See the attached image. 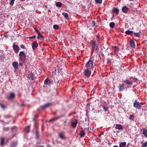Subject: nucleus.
I'll return each instance as SVG.
<instances>
[{
  "label": "nucleus",
  "mask_w": 147,
  "mask_h": 147,
  "mask_svg": "<svg viewBox=\"0 0 147 147\" xmlns=\"http://www.w3.org/2000/svg\"><path fill=\"white\" fill-rule=\"evenodd\" d=\"M78 124V121L77 120H75L72 123L71 126L74 128H75Z\"/></svg>",
  "instance_id": "nucleus-15"
},
{
  "label": "nucleus",
  "mask_w": 147,
  "mask_h": 147,
  "mask_svg": "<svg viewBox=\"0 0 147 147\" xmlns=\"http://www.w3.org/2000/svg\"><path fill=\"white\" fill-rule=\"evenodd\" d=\"M141 131H142L143 134L145 137H147V129L144 128L141 129Z\"/></svg>",
  "instance_id": "nucleus-9"
},
{
  "label": "nucleus",
  "mask_w": 147,
  "mask_h": 147,
  "mask_svg": "<svg viewBox=\"0 0 147 147\" xmlns=\"http://www.w3.org/2000/svg\"><path fill=\"white\" fill-rule=\"evenodd\" d=\"M55 4L56 6L58 7H61L62 6V4L61 3L59 2H57Z\"/></svg>",
  "instance_id": "nucleus-26"
},
{
  "label": "nucleus",
  "mask_w": 147,
  "mask_h": 147,
  "mask_svg": "<svg viewBox=\"0 0 147 147\" xmlns=\"http://www.w3.org/2000/svg\"><path fill=\"white\" fill-rule=\"evenodd\" d=\"M130 46L133 48L135 47V45L134 42L132 40H131L130 41Z\"/></svg>",
  "instance_id": "nucleus-19"
},
{
  "label": "nucleus",
  "mask_w": 147,
  "mask_h": 147,
  "mask_svg": "<svg viewBox=\"0 0 147 147\" xmlns=\"http://www.w3.org/2000/svg\"><path fill=\"white\" fill-rule=\"evenodd\" d=\"M115 54V53L114 54H113V53H111V55H114V54Z\"/></svg>",
  "instance_id": "nucleus-51"
},
{
  "label": "nucleus",
  "mask_w": 147,
  "mask_h": 147,
  "mask_svg": "<svg viewBox=\"0 0 147 147\" xmlns=\"http://www.w3.org/2000/svg\"><path fill=\"white\" fill-rule=\"evenodd\" d=\"M129 0L130 1H134V0Z\"/></svg>",
  "instance_id": "nucleus-52"
},
{
  "label": "nucleus",
  "mask_w": 147,
  "mask_h": 147,
  "mask_svg": "<svg viewBox=\"0 0 147 147\" xmlns=\"http://www.w3.org/2000/svg\"><path fill=\"white\" fill-rule=\"evenodd\" d=\"M53 73H54V72L53 71V72L52 74H53Z\"/></svg>",
  "instance_id": "nucleus-53"
},
{
  "label": "nucleus",
  "mask_w": 147,
  "mask_h": 147,
  "mask_svg": "<svg viewBox=\"0 0 147 147\" xmlns=\"http://www.w3.org/2000/svg\"><path fill=\"white\" fill-rule=\"evenodd\" d=\"M125 33L127 34L130 35L133 33V31L131 30H127L126 31Z\"/></svg>",
  "instance_id": "nucleus-29"
},
{
  "label": "nucleus",
  "mask_w": 147,
  "mask_h": 147,
  "mask_svg": "<svg viewBox=\"0 0 147 147\" xmlns=\"http://www.w3.org/2000/svg\"><path fill=\"white\" fill-rule=\"evenodd\" d=\"M113 48L114 49V52L115 53L116 52V51H118V48L117 47H116V46L114 47H113Z\"/></svg>",
  "instance_id": "nucleus-37"
},
{
  "label": "nucleus",
  "mask_w": 147,
  "mask_h": 147,
  "mask_svg": "<svg viewBox=\"0 0 147 147\" xmlns=\"http://www.w3.org/2000/svg\"><path fill=\"white\" fill-rule=\"evenodd\" d=\"M85 67L86 69H91L93 67V61L91 59H90L86 64Z\"/></svg>",
  "instance_id": "nucleus-2"
},
{
  "label": "nucleus",
  "mask_w": 147,
  "mask_h": 147,
  "mask_svg": "<svg viewBox=\"0 0 147 147\" xmlns=\"http://www.w3.org/2000/svg\"><path fill=\"white\" fill-rule=\"evenodd\" d=\"M113 147H119L117 146H113Z\"/></svg>",
  "instance_id": "nucleus-50"
},
{
  "label": "nucleus",
  "mask_w": 147,
  "mask_h": 147,
  "mask_svg": "<svg viewBox=\"0 0 147 147\" xmlns=\"http://www.w3.org/2000/svg\"><path fill=\"white\" fill-rule=\"evenodd\" d=\"M51 105V103H48L42 106L41 108L42 109H45L49 107Z\"/></svg>",
  "instance_id": "nucleus-17"
},
{
  "label": "nucleus",
  "mask_w": 147,
  "mask_h": 147,
  "mask_svg": "<svg viewBox=\"0 0 147 147\" xmlns=\"http://www.w3.org/2000/svg\"><path fill=\"white\" fill-rule=\"evenodd\" d=\"M134 79L135 80V81H137L138 80V79L136 78H134Z\"/></svg>",
  "instance_id": "nucleus-49"
},
{
  "label": "nucleus",
  "mask_w": 147,
  "mask_h": 147,
  "mask_svg": "<svg viewBox=\"0 0 147 147\" xmlns=\"http://www.w3.org/2000/svg\"><path fill=\"white\" fill-rule=\"evenodd\" d=\"M20 47L22 49H24L25 48V47L24 45H21Z\"/></svg>",
  "instance_id": "nucleus-44"
},
{
  "label": "nucleus",
  "mask_w": 147,
  "mask_h": 147,
  "mask_svg": "<svg viewBox=\"0 0 147 147\" xmlns=\"http://www.w3.org/2000/svg\"><path fill=\"white\" fill-rule=\"evenodd\" d=\"M124 83H125L126 84L129 85H132L133 84V82L132 81H130L128 79H126L123 80Z\"/></svg>",
  "instance_id": "nucleus-8"
},
{
  "label": "nucleus",
  "mask_w": 147,
  "mask_h": 147,
  "mask_svg": "<svg viewBox=\"0 0 147 147\" xmlns=\"http://www.w3.org/2000/svg\"><path fill=\"white\" fill-rule=\"evenodd\" d=\"M96 23L95 21H93L92 24V26H96Z\"/></svg>",
  "instance_id": "nucleus-41"
},
{
  "label": "nucleus",
  "mask_w": 147,
  "mask_h": 147,
  "mask_svg": "<svg viewBox=\"0 0 147 147\" xmlns=\"http://www.w3.org/2000/svg\"><path fill=\"white\" fill-rule=\"evenodd\" d=\"M113 11L114 12L117 14L119 13V10L117 8H114L113 9Z\"/></svg>",
  "instance_id": "nucleus-28"
},
{
  "label": "nucleus",
  "mask_w": 147,
  "mask_h": 147,
  "mask_svg": "<svg viewBox=\"0 0 147 147\" xmlns=\"http://www.w3.org/2000/svg\"><path fill=\"white\" fill-rule=\"evenodd\" d=\"M28 77L29 78H30L32 80L34 79V74L32 73H30L28 75Z\"/></svg>",
  "instance_id": "nucleus-20"
},
{
  "label": "nucleus",
  "mask_w": 147,
  "mask_h": 147,
  "mask_svg": "<svg viewBox=\"0 0 147 147\" xmlns=\"http://www.w3.org/2000/svg\"><path fill=\"white\" fill-rule=\"evenodd\" d=\"M134 34L135 36L138 37H139L140 36V35L138 33L135 32Z\"/></svg>",
  "instance_id": "nucleus-38"
},
{
  "label": "nucleus",
  "mask_w": 147,
  "mask_h": 147,
  "mask_svg": "<svg viewBox=\"0 0 147 147\" xmlns=\"http://www.w3.org/2000/svg\"><path fill=\"white\" fill-rule=\"evenodd\" d=\"M126 142H121L119 144V147H125L126 146Z\"/></svg>",
  "instance_id": "nucleus-23"
},
{
  "label": "nucleus",
  "mask_w": 147,
  "mask_h": 147,
  "mask_svg": "<svg viewBox=\"0 0 147 147\" xmlns=\"http://www.w3.org/2000/svg\"><path fill=\"white\" fill-rule=\"evenodd\" d=\"M59 137L61 139L64 140L65 139V136L64 133L62 132L59 134Z\"/></svg>",
  "instance_id": "nucleus-12"
},
{
  "label": "nucleus",
  "mask_w": 147,
  "mask_h": 147,
  "mask_svg": "<svg viewBox=\"0 0 147 147\" xmlns=\"http://www.w3.org/2000/svg\"><path fill=\"white\" fill-rule=\"evenodd\" d=\"M115 23L114 22H111L109 24V26L111 28H113L114 27L115 25Z\"/></svg>",
  "instance_id": "nucleus-31"
},
{
  "label": "nucleus",
  "mask_w": 147,
  "mask_h": 147,
  "mask_svg": "<svg viewBox=\"0 0 147 147\" xmlns=\"http://www.w3.org/2000/svg\"><path fill=\"white\" fill-rule=\"evenodd\" d=\"M38 44L35 41L33 42L32 44V47L33 50H35L38 47Z\"/></svg>",
  "instance_id": "nucleus-10"
},
{
  "label": "nucleus",
  "mask_w": 147,
  "mask_h": 147,
  "mask_svg": "<svg viewBox=\"0 0 147 147\" xmlns=\"http://www.w3.org/2000/svg\"><path fill=\"white\" fill-rule=\"evenodd\" d=\"M103 109L105 111H106L108 110L109 108L107 107H105V106H103Z\"/></svg>",
  "instance_id": "nucleus-40"
},
{
  "label": "nucleus",
  "mask_w": 147,
  "mask_h": 147,
  "mask_svg": "<svg viewBox=\"0 0 147 147\" xmlns=\"http://www.w3.org/2000/svg\"><path fill=\"white\" fill-rule=\"evenodd\" d=\"M22 65H23V64H22V63H19V65H20V66H22Z\"/></svg>",
  "instance_id": "nucleus-46"
},
{
  "label": "nucleus",
  "mask_w": 147,
  "mask_h": 147,
  "mask_svg": "<svg viewBox=\"0 0 147 147\" xmlns=\"http://www.w3.org/2000/svg\"><path fill=\"white\" fill-rule=\"evenodd\" d=\"M30 129V127L29 126H28L25 127L24 129V130L26 132L28 133Z\"/></svg>",
  "instance_id": "nucleus-27"
},
{
  "label": "nucleus",
  "mask_w": 147,
  "mask_h": 147,
  "mask_svg": "<svg viewBox=\"0 0 147 147\" xmlns=\"http://www.w3.org/2000/svg\"><path fill=\"white\" fill-rule=\"evenodd\" d=\"M15 95L12 93H10L9 95L8 96V99H12L14 98Z\"/></svg>",
  "instance_id": "nucleus-14"
},
{
  "label": "nucleus",
  "mask_w": 147,
  "mask_h": 147,
  "mask_svg": "<svg viewBox=\"0 0 147 147\" xmlns=\"http://www.w3.org/2000/svg\"><path fill=\"white\" fill-rule=\"evenodd\" d=\"M19 60L22 63H24L26 61V55L23 51H20L19 54Z\"/></svg>",
  "instance_id": "nucleus-1"
},
{
  "label": "nucleus",
  "mask_w": 147,
  "mask_h": 147,
  "mask_svg": "<svg viewBox=\"0 0 147 147\" xmlns=\"http://www.w3.org/2000/svg\"><path fill=\"white\" fill-rule=\"evenodd\" d=\"M36 36L35 35H34L33 36L29 37V38L31 39L35 38H36Z\"/></svg>",
  "instance_id": "nucleus-43"
},
{
  "label": "nucleus",
  "mask_w": 147,
  "mask_h": 147,
  "mask_svg": "<svg viewBox=\"0 0 147 147\" xmlns=\"http://www.w3.org/2000/svg\"><path fill=\"white\" fill-rule=\"evenodd\" d=\"M0 105L1 108L3 109H5V105L2 104H1Z\"/></svg>",
  "instance_id": "nucleus-42"
},
{
  "label": "nucleus",
  "mask_w": 147,
  "mask_h": 147,
  "mask_svg": "<svg viewBox=\"0 0 147 147\" xmlns=\"http://www.w3.org/2000/svg\"><path fill=\"white\" fill-rule=\"evenodd\" d=\"M95 2L96 3L101 4L102 3V0H95Z\"/></svg>",
  "instance_id": "nucleus-34"
},
{
  "label": "nucleus",
  "mask_w": 147,
  "mask_h": 147,
  "mask_svg": "<svg viewBox=\"0 0 147 147\" xmlns=\"http://www.w3.org/2000/svg\"><path fill=\"white\" fill-rule=\"evenodd\" d=\"M13 47L14 52L16 53H18L20 49L19 47L17 45H13Z\"/></svg>",
  "instance_id": "nucleus-7"
},
{
  "label": "nucleus",
  "mask_w": 147,
  "mask_h": 147,
  "mask_svg": "<svg viewBox=\"0 0 147 147\" xmlns=\"http://www.w3.org/2000/svg\"><path fill=\"white\" fill-rule=\"evenodd\" d=\"M125 85L122 84H120L119 86V91L120 92L123 91L124 89Z\"/></svg>",
  "instance_id": "nucleus-13"
},
{
  "label": "nucleus",
  "mask_w": 147,
  "mask_h": 147,
  "mask_svg": "<svg viewBox=\"0 0 147 147\" xmlns=\"http://www.w3.org/2000/svg\"><path fill=\"white\" fill-rule=\"evenodd\" d=\"M53 28L55 29H58L59 28V26L57 25H54L53 26Z\"/></svg>",
  "instance_id": "nucleus-35"
},
{
  "label": "nucleus",
  "mask_w": 147,
  "mask_h": 147,
  "mask_svg": "<svg viewBox=\"0 0 147 147\" xmlns=\"http://www.w3.org/2000/svg\"><path fill=\"white\" fill-rule=\"evenodd\" d=\"M17 142H15L12 143L10 147H16L17 145Z\"/></svg>",
  "instance_id": "nucleus-30"
},
{
  "label": "nucleus",
  "mask_w": 147,
  "mask_h": 147,
  "mask_svg": "<svg viewBox=\"0 0 147 147\" xmlns=\"http://www.w3.org/2000/svg\"><path fill=\"white\" fill-rule=\"evenodd\" d=\"M141 103L136 101L134 103V106L137 109H140L141 107Z\"/></svg>",
  "instance_id": "nucleus-4"
},
{
  "label": "nucleus",
  "mask_w": 147,
  "mask_h": 147,
  "mask_svg": "<svg viewBox=\"0 0 147 147\" xmlns=\"http://www.w3.org/2000/svg\"><path fill=\"white\" fill-rule=\"evenodd\" d=\"M4 140L3 138H1L0 143L1 144L2 146L4 143Z\"/></svg>",
  "instance_id": "nucleus-33"
},
{
  "label": "nucleus",
  "mask_w": 147,
  "mask_h": 147,
  "mask_svg": "<svg viewBox=\"0 0 147 147\" xmlns=\"http://www.w3.org/2000/svg\"><path fill=\"white\" fill-rule=\"evenodd\" d=\"M62 117V116H58L56 117H55V118H54L53 119H50V120H49V121L50 122H51V121H55V120H56L58 119H59L60 118H61V117Z\"/></svg>",
  "instance_id": "nucleus-21"
},
{
  "label": "nucleus",
  "mask_w": 147,
  "mask_h": 147,
  "mask_svg": "<svg viewBox=\"0 0 147 147\" xmlns=\"http://www.w3.org/2000/svg\"><path fill=\"white\" fill-rule=\"evenodd\" d=\"M115 128L119 130H122L123 129V127L121 124H117L116 125Z\"/></svg>",
  "instance_id": "nucleus-16"
},
{
  "label": "nucleus",
  "mask_w": 147,
  "mask_h": 147,
  "mask_svg": "<svg viewBox=\"0 0 147 147\" xmlns=\"http://www.w3.org/2000/svg\"><path fill=\"white\" fill-rule=\"evenodd\" d=\"M129 9V8L126 7V6H123L122 8V10L123 12L125 13L127 12Z\"/></svg>",
  "instance_id": "nucleus-18"
},
{
  "label": "nucleus",
  "mask_w": 147,
  "mask_h": 147,
  "mask_svg": "<svg viewBox=\"0 0 147 147\" xmlns=\"http://www.w3.org/2000/svg\"><path fill=\"white\" fill-rule=\"evenodd\" d=\"M38 34V38H41V39H43L44 38L43 36L40 34L39 32H37Z\"/></svg>",
  "instance_id": "nucleus-24"
},
{
  "label": "nucleus",
  "mask_w": 147,
  "mask_h": 147,
  "mask_svg": "<svg viewBox=\"0 0 147 147\" xmlns=\"http://www.w3.org/2000/svg\"><path fill=\"white\" fill-rule=\"evenodd\" d=\"M62 15L64 16V18L66 19V20H69V18L68 15L67 13H63Z\"/></svg>",
  "instance_id": "nucleus-22"
},
{
  "label": "nucleus",
  "mask_w": 147,
  "mask_h": 147,
  "mask_svg": "<svg viewBox=\"0 0 147 147\" xmlns=\"http://www.w3.org/2000/svg\"><path fill=\"white\" fill-rule=\"evenodd\" d=\"M12 66L15 70H17L18 67V63L17 62H14L12 63Z\"/></svg>",
  "instance_id": "nucleus-11"
},
{
  "label": "nucleus",
  "mask_w": 147,
  "mask_h": 147,
  "mask_svg": "<svg viewBox=\"0 0 147 147\" xmlns=\"http://www.w3.org/2000/svg\"><path fill=\"white\" fill-rule=\"evenodd\" d=\"M53 82V81L52 80L47 78L45 80L44 84L45 85H50L52 84Z\"/></svg>",
  "instance_id": "nucleus-6"
},
{
  "label": "nucleus",
  "mask_w": 147,
  "mask_h": 147,
  "mask_svg": "<svg viewBox=\"0 0 147 147\" xmlns=\"http://www.w3.org/2000/svg\"><path fill=\"white\" fill-rule=\"evenodd\" d=\"M47 147H51L50 145L49 144L47 145Z\"/></svg>",
  "instance_id": "nucleus-48"
},
{
  "label": "nucleus",
  "mask_w": 147,
  "mask_h": 147,
  "mask_svg": "<svg viewBox=\"0 0 147 147\" xmlns=\"http://www.w3.org/2000/svg\"><path fill=\"white\" fill-rule=\"evenodd\" d=\"M15 0H10L9 1V4L11 5H13L14 3Z\"/></svg>",
  "instance_id": "nucleus-39"
},
{
  "label": "nucleus",
  "mask_w": 147,
  "mask_h": 147,
  "mask_svg": "<svg viewBox=\"0 0 147 147\" xmlns=\"http://www.w3.org/2000/svg\"><path fill=\"white\" fill-rule=\"evenodd\" d=\"M85 135V134L84 131H81L80 134V136L81 137H83Z\"/></svg>",
  "instance_id": "nucleus-25"
},
{
  "label": "nucleus",
  "mask_w": 147,
  "mask_h": 147,
  "mask_svg": "<svg viewBox=\"0 0 147 147\" xmlns=\"http://www.w3.org/2000/svg\"><path fill=\"white\" fill-rule=\"evenodd\" d=\"M134 118V116L133 114H131L130 115L129 118L130 120H133Z\"/></svg>",
  "instance_id": "nucleus-32"
},
{
  "label": "nucleus",
  "mask_w": 147,
  "mask_h": 147,
  "mask_svg": "<svg viewBox=\"0 0 147 147\" xmlns=\"http://www.w3.org/2000/svg\"><path fill=\"white\" fill-rule=\"evenodd\" d=\"M99 38L98 37V36H97V37H96L97 40H99Z\"/></svg>",
  "instance_id": "nucleus-47"
},
{
  "label": "nucleus",
  "mask_w": 147,
  "mask_h": 147,
  "mask_svg": "<svg viewBox=\"0 0 147 147\" xmlns=\"http://www.w3.org/2000/svg\"><path fill=\"white\" fill-rule=\"evenodd\" d=\"M147 146V141L144 143L142 146L141 147H146Z\"/></svg>",
  "instance_id": "nucleus-36"
},
{
  "label": "nucleus",
  "mask_w": 147,
  "mask_h": 147,
  "mask_svg": "<svg viewBox=\"0 0 147 147\" xmlns=\"http://www.w3.org/2000/svg\"><path fill=\"white\" fill-rule=\"evenodd\" d=\"M90 43L91 45L92 49L93 50L95 49L96 51H97L98 49V47L95 42L93 41H91Z\"/></svg>",
  "instance_id": "nucleus-5"
},
{
  "label": "nucleus",
  "mask_w": 147,
  "mask_h": 147,
  "mask_svg": "<svg viewBox=\"0 0 147 147\" xmlns=\"http://www.w3.org/2000/svg\"><path fill=\"white\" fill-rule=\"evenodd\" d=\"M36 136L37 138H38L39 134L38 133L37 131L36 132Z\"/></svg>",
  "instance_id": "nucleus-45"
},
{
  "label": "nucleus",
  "mask_w": 147,
  "mask_h": 147,
  "mask_svg": "<svg viewBox=\"0 0 147 147\" xmlns=\"http://www.w3.org/2000/svg\"><path fill=\"white\" fill-rule=\"evenodd\" d=\"M90 69H86L83 72V74L87 77H89L91 74V71Z\"/></svg>",
  "instance_id": "nucleus-3"
}]
</instances>
